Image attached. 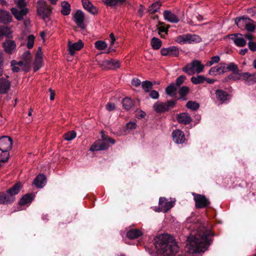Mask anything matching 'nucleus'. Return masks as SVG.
Returning <instances> with one entry per match:
<instances>
[{"mask_svg":"<svg viewBox=\"0 0 256 256\" xmlns=\"http://www.w3.org/2000/svg\"><path fill=\"white\" fill-rule=\"evenodd\" d=\"M212 234L211 230L204 226L192 232L188 238L187 252L190 254L204 252L210 244Z\"/></svg>","mask_w":256,"mask_h":256,"instance_id":"f257e3e1","label":"nucleus"},{"mask_svg":"<svg viewBox=\"0 0 256 256\" xmlns=\"http://www.w3.org/2000/svg\"><path fill=\"white\" fill-rule=\"evenodd\" d=\"M154 244L157 253L162 256H175L178 250L173 237L167 234L156 236L154 238Z\"/></svg>","mask_w":256,"mask_h":256,"instance_id":"f03ea898","label":"nucleus"},{"mask_svg":"<svg viewBox=\"0 0 256 256\" xmlns=\"http://www.w3.org/2000/svg\"><path fill=\"white\" fill-rule=\"evenodd\" d=\"M204 66L201 64L200 61L194 60L188 64L182 69V71L190 76L196 73L200 74L204 69Z\"/></svg>","mask_w":256,"mask_h":256,"instance_id":"7ed1b4c3","label":"nucleus"},{"mask_svg":"<svg viewBox=\"0 0 256 256\" xmlns=\"http://www.w3.org/2000/svg\"><path fill=\"white\" fill-rule=\"evenodd\" d=\"M202 38L196 34H186L178 36L175 38V41L180 44H192L201 42Z\"/></svg>","mask_w":256,"mask_h":256,"instance_id":"20e7f679","label":"nucleus"},{"mask_svg":"<svg viewBox=\"0 0 256 256\" xmlns=\"http://www.w3.org/2000/svg\"><path fill=\"white\" fill-rule=\"evenodd\" d=\"M228 78L230 79H232L234 80L242 79L248 85H251L256 82V76L249 72L240 73L238 76H234L233 75L231 74L228 76Z\"/></svg>","mask_w":256,"mask_h":256,"instance_id":"39448f33","label":"nucleus"},{"mask_svg":"<svg viewBox=\"0 0 256 256\" xmlns=\"http://www.w3.org/2000/svg\"><path fill=\"white\" fill-rule=\"evenodd\" d=\"M195 202V206L198 208H204L208 206L210 202L204 195L192 193Z\"/></svg>","mask_w":256,"mask_h":256,"instance_id":"423d86ee","label":"nucleus"},{"mask_svg":"<svg viewBox=\"0 0 256 256\" xmlns=\"http://www.w3.org/2000/svg\"><path fill=\"white\" fill-rule=\"evenodd\" d=\"M9 76L5 75V76L0 77V94H6L10 90L11 82L8 80Z\"/></svg>","mask_w":256,"mask_h":256,"instance_id":"0eeeda50","label":"nucleus"},{"mask_svg":"<svg viewBox=\"0 0 256 256\" xmlns=\"http://www.w3.org/2000/svg\"><path fill=\"white\" fill-rule=\"evenodd\" d=\"M174 202L169 201L164 198H160L159 200V209L160 211L164 212H167L172 207L174 206Z\"/></svg>","mask_w":256,"mask_h":256,"instance_id":"6e6552de","label":"nucleus"},{"mask_svg":"<svg viewBox=\"0 0 256 256\" xmlns=\"http://www.w3.org/2000/svg\"><path fill=\"white\" fill-rule=\"evenodd\" d=\"M102 136V140H98L96 141L90 147V150L92 152L105 150L109 147L106 140H104V137Z\"/></svg>","mask_w":256,"mask_h":256,"instance_id":"1a4fd4ad","label":"nucleus"},{"mask_svg":"<svg viewBox=\"0 0 256 256\" xmlns=\"http://www.w3.org/2000/svg\"><path fill=\"white\" fill-rule=\"evenodd\" d=\"M160 52L162 56L169 57H176L180 54L178 49L174 46L162 48L160 50Z\"/></svg>","mask_w":256,"mask_h":256,"instance_id":"9d476101","label":"nucleus"},{"mask_svg":"<svg viewBox=\"0 0 256 256\" xmlns=\"http://www.w3.org/2000/svg\"><path fill=\"white\" fill-rule=\"evenodd\" d=\"M37 12L38 14L44 20H45L47 18L48 8L46 2L42 0L38 2Z\"/></svg>","mask_w":256,"mask_h":256,"instance_id":"9b49d317","label":"nucleus"},{"mask_svg":"<svg viewBox=\"0 0 256 256\" xmlns=\"http://www.w3.org/2000/svg\"><path fill=\"white\" fill-rule=\"evenodd\" d=\"M100 64L102 68L105 69H115L120 66L119 61L112 59L103 60Z\"/></svg>","mask_w":256,"mask_h":256,"instance_id":"f8f14e48","label":"nucleus"},{"mask_svg":"<svg viewBox=\"0 0 256 256\" xmlns=\"http://www.w3.org/2000/svg\"><path fill=\"white\" fill-rule=\"evenodd\" d=\"M74 21L78 27L83 28H84V16L81 10H77L74 16Z\"/></svg>","mask_w":256,"mask_h":256,"instance_id":"ddd939ff","label":"nucleus"},{"mask_svg":"<svg viewBox=\"0 0 256 256\" xmlns=\"http://www.w3.org/2000/svg\"><path fill=\"white\" fill-rule=\"evenodd\" d=\"M42 54L40 47H38L36 53L34 62V71L38 70L42 66Z\"/></svg>","mask_w":256,"mask_h":256,"instance_id":"4468645a","label":"nucleus"},{"mask_svg":"<svg viewBox=\"0 0 256 256\" xmlns=\"http://www.w3.org/2000/svg\"><path fill=\"white\" fill-rule=\"evenodd\" d=\"M16 44L14 41L6 40L3 42L4 50L8 54H12L16 50Z\"/></svg>","mask_w":256,"mask_h":256,"instance_id":"2eb2a0df","label":"nucleus"},{"mask_svg":"<svg viewBox=\"0 0 256 256\" xmlns=\"http://www.w3.org/2000/svg\"><path fill=\"white\" fill-rule=\"evenodd\" d=\"M226 72L225 64L220 63L216 66L212 68L208 72L210 76H216Z\"/></svg>","mask_w":256,"mask_h":256,"instance_id":"dca6fc26","label":"nucleus"},{"mask_svg":"<svg viewBox=\"0 0 256 256\" xmlns=\"http://www.w3.org/2000/svg\"><path fill=\"white\" fill-rule=\"evenodd\" d=\"M172 134L173 140L176 143L180 144L184 142L186 140L184 134L182 130H175L172 132Z\"/></svg>","mask_w":256,"mask_h":256,"instance_id":"f3484780","label":"nucleus"},{"mask_svg":"<svg viewBox=\"0 0 256 256\" xmlns=\"http://www.w3.org/2000/svg\"><path fill=\"white\" fill-rule=\"evenodd\" d=\"M84 46V44L81 40L78 42L72 43L70 41L68 42V48L70 54L74 55L75 51L80 50Z\"/></svg>","mask_w":256,"mask_h":256,"instance_id":"a211bd4d","label":"nucleus"},{"mask_svg":"<svg viewBox=\"0 0 256 256\" xmlns=\"http://www.w3.org/2000/svg\"><path fill=\"white\" fill-rule=\"evenodd\" d=\"M11 12L17 20H21L26 15L28 10L27 8H22L19 10L16 8H13L11 9Z\"/></svg>","mask_w":256,"mask_h":256,"instance_id":"6ab92c4d","label":"nucleus"},{"mask_svg":"<svg viewBox=\"0 0 256 256\" xmlns=\"http://www.w3.org/2000/svg\"><path fill=\"white\" fill-rule=\"evenodd\" d=\"M232 39L236 46L239 47H242L246 45V42L244 38L242 36V34H236L232 35Z\"/></svg>","mask_w":256,"mask_h":256,"instance_id":"aec40b11","label":"nucleus"},{"mask_svg":"<svg viewBox=\"0 0 256 256\" xmlns=\"http://www.w3.org/2000/svg\"><path fill=\"white\" fill-rule=\"evenodd\" d=\"M46 183V178L42 174H40L34 180L33 184L38 188L44 187Z\"/></svg>","mask_w":256,"mask_h":256,"instance_id":"412c9836","label":"nucleus"},{"mask_svg":"<svg viewBox=\"0 0 256 256\" xmlns=\"http://www.w3.org/2000/svg\"><path fill=\"white\" fill-rule=\"evenodd\" d=\"M15 200V198L8 194L0 192V204H10Z\"/></svg>","mask_w":256,"mask_h":256,"instance_id":"4be33fe9","label":"nucleus"},{"mask_svg":"<svg viewBox=\"0 0 256 256\" xmlns=\"http://www.w3.org/2000/svg\"><path fill=\"white\" fill-rule=\"evenodd\" d=\"M12 17L8 12L0 9V22L8 24L12 21Z\"/></svg>","mask_w":256,"mask_h":256,"instance_id":"5701e85b","label":"nucleus"},{"mask_svg":"<svg viewBox=\"0 0 256 256\" xmlns=\"http://www.w3.org/2000/svg\"><path fill=\"white\" fill-rule=\"evenodd\" d=\"M34 198V195L32 194L24 195L20 200L18 204L20 206H28L32 202Z\"/></svg>","mask_w":256,"mask_h":256,"instance_id":"b1692460","label":"nucleus"},{"mask_svg":"<svg viewBox=\"0 0 256 256\" xmlns=\"http://www.w3.org/2000/svg\"><path fill=\"white\" fill-rule=\"evenodd\" d=\"M164 16L166 20L170 22L178 23L180 20L170 10L164 11Z\"/></svg>","mask_w":256,"mask_h":256,"instance_id":"393cba45","label":"nucleus"},{"mask_svg":"<svg viewBox=\"0 0 256 256\" xmlns=\"http://www.w3.org/2000/svg\"><path fill=\"white\" fill-rule=\"evenodd\" d=\"M178 121L179 123L184 124H190L192 121V118L188 113L183 112L178 115L177 117Z\"/></svg>","mask_w":256,"mask_h":256,"instance_id":"a878e982","label":"nucleus"},{"mask_svg":"<svg viewBox=\"0 0 256 256\" xmlns=\"http://www.w3.org/2000/svg\"><path fill=\"white\" fill-rule=\"evenodd\" d=\"M216 97L217 99L221 102L222 103H224L228 100V94L222 90H218L216 92Z\"/></svg>","mask_w":256,"mask_h":256,"instance_id":"bb28decb","label":"nucleus"},{"mask_svg":"<svg viewBox=\"0 0 256 256\" xmlns=\"http://www.w3.org/2000/svg\"><path fill=\"white\" fill-rule=\"evenodd\" d=\"M154 110L158 113H162L168 110V106L164 103L158 102L153 106Z\"/></svg>","mask_w":256,"mask_h":256,"instance_id":"cd10ccee","label":"nucleus"},{"mask_svg":"<svg viewBox=\"0 0 256 256\" xmlns=\"http://www.w3.org/2000/svg\"><path fill=\"white\" fill-rule=\"evenodd\" d=\"M22 188V184L20 182H18L13 186L12 188L8 190L6 192L10 195H12L13 198H15L14 196L20 192Z\"/></svg>","mask_w":256,"mask_h":256,"instance_id":"c85d7f7f","label":"nucleus"},{"mask_svg":"<svg viewBox=\"0 0 256 256\" xmlns=\"http://www.w3.org/2000/svg\"><path fill=\"white\" fill-rule=\"evenodd\" d=\"M248 21V18L243 16L236 18L235 23L240 28L244 30Z\"/></svg>","mask_w":256,"mask_h":256,"instance_id":"c756f323","label":"nucleus"},{"mask_svg":"<svg viewBox=\"0 0 256 256\" xmlns=\"http://www.w3.org/2000/svg\"><path fill=\"white\" fill-rule=\"evenodd\" d=\"M84 8L92 14H94L97 10L88 0H82Z\"/></svg>","mask_w":256,"mask_h":256,"instance_id":"7c9ffc66","label":"nucleus"},{"mask_svg":"<svg viewBox=\"0 0 256 256\" xmlns=\"http://www.w3.org/2000/svg\"><path fill=\"white\" fill-rule=\"evenodd\" d=\"M61 13L64 16L68 15L71 11L70 5L67 2L64 1L61 4Z\"/></svg>","mask_w":256,"mask_h":256,"instance_id":"2f4dec72","label":"nucleus"},{"mask_svg":"<svg viewBox=\"0 0 256 256\" xmlns=\"http://www.w3.org/2000/svg\"><path fill=\"white\" fill-rule=\"evenodd\" d=\"M226 72L227 71H232L234 74H238L239 70L238 66L234 62H230L228 65L225 64Z\"/></svg>","mask_w":256,"mask_h":256,"instance_id":"473e14b6","label":"nucleus"},{"mask_svg":"<svg viewBox=\"0 0 256 256\" xmlns=\"http://www.w3.org/2000/svg\"><path fill=\"white\" fill-rule=\"evenodd\" d=\"M127 236L130 239H134L142 234V232L138 230L132 229L127 232Z\"/></svg>","mask_w":256,"mask_h":256,"instance_id":"72a5a7b5","label":"nucleus"},{"mask_svg":"<svg viewBox=\"0 0 256 256\" xmlns=\"http://www.w3.org/2000/svg\"><path fill=\"white\" fill-rule=\"evenodd\" d=\"M122 106L126 110H130L134 106V102L132 99L130 98H124L122 100Z\"/></svg>","mask_w":256,"mask_h":256,"instance_id":"f704fd0d","label":"nucleus"},{"mask_svg":"<svg viewBox=\"0 0 256 256\" xmlns=\"http://www.w3.org/2000/svg\"><path fill=\"white\" fill-rule=\"evenodd\" d=\"M176 90V87L174 84H171L166 90V93L171 96H174L175 95Z\"/></svg>","mask_w":256,"mask_h":256,"instance_id":"c9c22d12","label":"nucleus"},{"mask_svg":"<svg viewBox=\"0 0 256 256\" xmlns=\"http://www.w3.org/2000/svg\"><path fill=\"white\" fill-rule=\"evenodd\" d=\"M206 78L201 75L196 76H192L190 78L191 82L194 84H202L205 81Z\"/></svg>","mask_w":256,"mask_h":256,"instance_id":"e433bc0d","label":"nucleus"},{"mask_svg":"<svg viewBox=\"0 0 256 256\" xmlns=\"http://www.w3.org/2000/svg\"><path fill=\"white\" fill-rule=\"evenodd\" d=\"M256 28V22L248 18V21L247 22L245 29L248 32H252L255 30Z\"/></svg>","mask_w":256,"mask_h":256,"instance_id":"4c0bfd02","label":"nucleus"},{"mask_svg":"<svg viewBox=\"0 0 256 256\" xmlns=\"http://www.w3.org/2000/svg\"><path fill=\"white\" fill-rule=\"evenodd\" d=\"M94 46L97 50H101L106 49L108 46V44L104 41L98 40L94 42Z\"/></svg>","mask_w":256,"mask_h":256,"instance_id":"58836bf2","label":"nucleus"},{"mask_svg":"<svg viewBox=\"0 0 256 256\" xmlns=\"http://www.w3.org/2000/svg\"><path fill=\"white\" fill-rule=\"evenodd\" d=\"M22 60L24 61L26 64H28L30 65L32 56L29 50L26 51L22 54Z\"/></svg>","mask_w":256,"mask_h":256,"instance_id":"ea45409f","label":"nucleus"},{"mask_svg":"<svg viewBox=\"0 0 256 256\" xmlns=\"http://www.w3.org/2000/svg\"><path fill=\"white\" fill-rule=\"evenodd\" d=\"M151 45L153 48L158 50L161 46L162 42L158 38H153L151 40Z\"/></svg>","mask_w":256,"mask_h":256,"instance_id":"a19ab883","label":"nucleus"},{"mask_svg":"<svg viewBox=\"0 0 256 256\" xmlns=\"http://www.w3.org/2000/svg\"><path fill=\"white\" fill-rule=\"evenodd\" d=\"M160 6L161 4L158 2L152 4L148 8L149 12L152 14L156 12L159 9Z\"/></svg>","mask_w":256,"mask_h":256,"instance_id":"79ce46f5","label":"nucleus"},{"mask_svg":"<svg viewBox=\"0 0 256 256\" xmlns=\"http://www.w3.org/2000/svg\"><path fill=\"white\" fill-rule=\"evenodd\" d=\"M76 135V132L74 131H70L64 135V138L66 140L70 141L74 139Z\"/></svg>","mask_w":256,"mask_h":256,"instance_id":"37998d69","label":"nucleus"},{"mask_svg":"<svg viewBox=\"0 0 256 256\" xmlns=\"http://www.w3.org/2000/svg\"><path fill=\"white\" fill-rule=\"evenodd\" d=\"M142 86L146 92H148L152 88V84L150 82L146 80L142 82Z\"/></svg>","mask_w":256,"mask_h":256,"instance_id":"c03bdc74","label":"nucleus"},{"mask_svg":"<svg viewBox=\"0 0 256 256\" xmlns=\"http://www.w3.org/2000/svg\"><path fill=\"white\" fill-rule=\"evenodd\" d=\"M126 0H102V1L106 5L110 6H114L118 3H122Z\"/></svg>","mask_w":256,"mask_h":256,"instance_id":"a18cd8bd","label":"nucleus"},{"mask_svg":"<svg viewBox=\"0 0 256 256\" xmlns=\"http://www.w3.org/2000/svg\"><path fill=\"white\" fill-rule=\"evenodd\" d=\"M186 106L188 108L195 110L198 108L200 106L196 102L189 101L187 102Z\"/></svg>","mask_w":256,"mask_h":256,"instance_id":"49530a36","label":"nucleus"},{"mask_svg":"<svg viewBox=\"0 0 256 256\" xmlns=\"http://www.w3.org/2000/svg\"><path fill=\"white\" fill-rule=\"evenodd\" d=\"M220 60V58L218 56H212L210 58V60L209 61H208L206 64V66H211L212 65L218 63Z\"/></svg>","mask_w":256,"mask_h":256,"instance_id":"de8ad7c7","label":"nucleus"},{"mask_svg":"<svg viewBox=\"0 0 256 256\" xmlns=\"http://www.w3.org/2000/svg\"><path fill=\"white\" fill-rule=\"evenodd\" d=\"M17 65L20 67V68L24 71H28L30 68V65L28 64H26V62L22 60L17 62Z\"/></svg>","mask_w":256,"mask_h":256,"instance_id":"09e8293b","label":"nucleus"},{"mask_svg":"<svg viewBox=\"0 0 256 256\" xmlns=\"http://www.w3.org/2000/svg\"><path fill=\"white\" fill-rule=\"evenodd\" d=\"M34 39V36L32 34L28 36L26 44V46L28 48L30 49L33 47Z\"/></svg>","mask_w":256,"mask_h":256,"instance_id":"8fccbe9b","label":"nucleus"},{"mask_svg":"<svg viewBox=\"0 0 256 256\" xmlns=\"http://www.w3.org/2000/svg\"><path fill=\"white\" fill-rule=\"evenodd\" d=\"M189 90L190 88L188 86H182L179 90V94L180 97L182 98L185 96L188 93Z\"/></svg>","mask_w":256,"mask_h":256,"instance_id":"3c124183","label":"nucleus"},{"mask_svg":"<svg viewBox=\"0 0 256 256\" xmlns=\"http://www.w3.org/2000/svg\"><path fill=\"white\" fill-rule=\"evenodd\" d=\"M14 1L20 9L26 8L24 0H14Z\"/></svg>","mask_w":256,"mask_h":256,"instance_id":"603ef678","label":"nucleus"},{"mask_svg":"<svg viewBox=\"0 0 256 256\" xmlns=\"http://www.w3.org/2000/svg\"><path fill=\"white\" fill-rule=\"evenodd\" d=\"M186 77L182 75L178 77L176 81V84L177 86H180L184 82Z\"/></svg>","mask_w":256,"mask_h":256,"instance_id":"864d4df0","label":"nucleus"},{"mask_svg":"<svg viewBox=\"0 0 256 256\" xmlns=\"http://www.w3.org/2000/svg\"><path fill=\"white\" fill-rule=\"evenodd\" d=\"M16 64L17 62L14 60L11 62V66H12V69L14 72H18L20 70V68L18 66H16Z\"/></svg>","mask_w":256,"mask_h":256,"instance_id":"5fc2aeb1","label":"nucleus"},{"mask_svg":"<svg viewBox=\"0 0 256 256\" xmlns=\"http://www.w3.org/2000/svg\"><path fill=\"white\" fill-rule=\"evenodd\" d=\"M137 125L134 122H129L126 124V128L129 130H133L136 128Z\"/></svg>","mask_w":256,"mask_h":256,"instance_id":"6e6d98bb","label":"nucleus"},{"mask_svg":"<svg viewBox=\"0 0 256 256\" xmlns=\"http://www.w3.org/2000/svg\"><path fill=\"white\" fill-rule=\"evenodd\" d=\"M150 96L154 99H158L159 97L158 92L156 90H152L150 92Z\"/></svg>","mask_w":256,"mask_h":256,"instance_id":"4d7b16f0","label":"nucleus"},{"mask_svg":"<svg viewBox=\"0 0 256 256\" xmlns=\"http://www.w3.org/2000/svg\"><path fill=\"white\" fill-rule=\"evenodd\" d=\"M248 46L249 48L252 52L256 51V44L253 41L248 42Z\"/></svg>","mask_w":256,"mask_h":256,"instance_id":"13d9d810","label":"nucleus"},{"mask_svg":"<svg viewBox=\"0 0 256 256\" xmlns=\"http://www.w3.org/2000/svg\"><path fill=\"white\" fill-rule=\"evenodd\" d=\"M116 106L114 103L108 102L106 106V109L108 111L114 110Z\"/></svg>","mask_w":256,"mask_h":256,"instance_id":"bf43d9fd","label":"nucleus"},{"mask_svg":"<svg viewBox=\"0 0 256 256\" xmlns=\"http://www.w3.org/2000/svg\"><path fill=\"white\" fill-rule=\"evenodd\" d=\"M164 104L168 106V110L169 108L173 107L175 105L176 101H174V100H168V101H167Z\"/></svg>","mask_w":256,"mask_h":256,"instance_id":"052dcab7","label":"nucleus"},{"mask_svg":"<svg viewBox=\"0 0 256 256\" xmlns=\"http://www.w3.org/2000/svg\"><path fill=\"white\" fill-rule=\"evenodd\" d=\"M140 81L138 78H134L132 80V84L135 86H138L140 84Z\"/></svg>","mask_w":256,"mask_h":256,"instance_id":"680f3d73","label":"nucleus"},{"mask_svg":"<svg viewBox=\"0 0 256 256\" xmlns=\"http://www.w3.org/2000/svg\"><path fill=\"white\" fill-rule=\"evenodd\" d=\"M6 28H0V40L6 34Z\"/></svg>","mask_w":256,"mask_h":256,"instance_id":"e2e57ef3","label":"nucleus"},{"mask_svg":"<svg viewBox=\"0 0 256 256\" xmlns=\"http://www.w3.org/2000/svg\"><path fill=\"white\" fill-rule=\"evenodd\" d=\"M104 140L106 141L107 143L108 142L112 144L115 143V140L110 137H104Z\"/></svg>","mask_w":256,"mask_h":256,"instance_id":"0e129e2a","label":"nucleus"},{"mask_svg":"<svg viewBox=\"0 0 256 256\" xmlns=\"http://www.w3.org/2000/svg\"><path fill=\"white\" fill-rule=\"evenodd\" d=\"M49 92H50V100H52L54 99V96H55L54 90H52V89H49Z\"/></svg>","mask_w":256,"mask_h":256,"instance_id":"69168bd1","label":"nucleus"},{"mask_svg":"<svg viewBox=\"0 0 256 256\" xmlns=\"http://www.w3.org/2000/svg\"><path fill=\"white\" fill-rule=\"evenodd\" d=\"M110 40H111V41H110V44L111 45H113L114 44L115 40H116L114 34L112 33H111L110 34Z\"/></svg>","mask_w":256,"mask_h":256,"instance_id":"338daca9","label":"nucleus"},{"mask_svg":"<svg viewBox=\"0 0 256 256\" xmlns=\"http://www.w3.org/2000/svg\"><path fill=\"white\" fill-rule=\"evenodd\" d=\"M244 37L249 40V42L252 41L254 38V36L251 34H246L244 36Z\"/></svg>","mask_w":256,"mask_h":256,"instance_id":"774afa93","label":"nucleus"}]
</instances>
